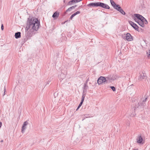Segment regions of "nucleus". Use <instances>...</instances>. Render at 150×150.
<instances>
[{
    "label": "nucleus",
    "instance_id": "6e6552de",
    "mask_svg": "<svg viewBox=\"0 0 150 150\" xmlns=\"http://www.w3.org/2000/svg\"><path fill=\"white\" fill-rule=\"evenodd\" d=\"M117 7H116V9H117L118 11H119L123 15H124L125 14V12L123 10V9L121 8V7H120L119 5H117Z\"/></svg>",
    "mask_w": 150,
    "mask_h": 150
},
{
    "label": "nucleus",
    "instance_id": "72a5a7b5",
    "mask_svg": "<svg viewBox=\"0 0 150 150\" xmlns=\"http://www.w3.org/2000/svg\"><path fill=\"white\" fill-rule=\"evenodd\" d=\"M81 1V0H76V2H79V1Z\"/></svg>",
    "mask_w": 150,
    "mask_h": 150
},
{
    "label": "nucleus",
    "instance_id": "393cba45",
    "mask_svg": "<svg viewBox=\"0 0 150 150\" xmlns=\"http://www.w3.org/2000/svg\"><path fill=\"white\" fill-rule=\"evenodd\" d=\"M85 94H86V93H83V95H82V96L81 98V100H84V99L85 97Z\"/></svg>",
    "mask_w": 150,
    "mask_h": 150
},
{
    "label": "nucleus",
    "instance_id": "9b49d317",
    "mask_svg": "<svg viewBox=\"0 0 150 150\" xmlns=\"http://www.w3.org/2000/svg\"><path fill=\"white\" fill-rule=\"evenodd\" d=\"M134 16L135 17H136L139 20V21H142L144 17L139 14H134Z\"/></svg>",
    "mask_w": 150,
    "mask_h": 150
},
{
    "label": "nucleus",
    "instance_id": "c9c22d12",
    "mask_svg": "<svg viewBox=\"0 0 150 150\" xmlns=\"http://www.w3.org/2000/svg\"><path fill=\"white\" fill-rule=\"evenodd\" d=\"M83 103V102H81V101L80 103V104L81 105H82Z\"/></svg>",
    "mask_w": 150,
    "mask_h": 150
},
{
    "label": "nucleus",
    "instance_id": "79ce46f5",
    "mask_svg": "<svg viewBox=\"0 0 150 150\" xmlns=\"http://www.w3.org/2000/svg\"><path fill=\"white\" fill-rule=\"evenodd\" d=\"M3 141V140L1 141V142H2Z\"/></svg>",
    "mask_w": 150,
    "mask_h": 150
},
{
    "label": "nucleus",
    "instance_id": "a211bd4d",
    "mask_svg": "<svg viewBox=\"0 0 150 150\" xmlns=\"http://www.w3.org/2000/svg\"><path fill=\"white\" fill-rule=\"evenodd\" d=\"M110 2L112 6L115 9H116V7H117V5H118L116 4H115L114 1L112 0H110Z\"/></svg>",
    "mask_w": 150,
    "mask_h": 150
},
{
    "label": "nucleus",
    "instance_id": "f257e3e1",
    "mask_svg": "<svg viewBox=\"0 0 150 150\" xmlns=\"http://www.w3.org/2000/svg\"><path fill=\"white\" fill-rule=\"evenodd\" d=\"M40 25V21L37 18L34 17L28 18L25 30L26 31L27 30L30 33V35H29L30 37L35 33L38 30Z\"/></svg>",
    "mask_w": 150,
    "mask_h": 150
},
{
    "label": "nucleus",
    "instance_id": "5701e85b",
    "mask_svg": "<svg viewBox=\"0 0 150 150\" xmlns=\"http://www.w3.org/2000/svg\"><path fill=\"white\" fill-rule=\"evenodd\" d=\"M143 21V22L144 23V24H146L148 23V22L146 20V19L144 18V17L143 18V20H142Z\"/></svg>",
    "mask_w": 150,
    "mask_h": 150
},
{
    "label": "nucleus",
    "instance_id": "b1692460",
    "mask_svg": "<svg viewBox=\"0 0 150 150\" xmlns=\"http://www.w3.org/2000/svg\"><path fill=\"white\" fill-rule=\"evenodd\" d=\"M143 21V22L144 23V24H146L148 23V22L146 20V19L144 18V17L143 18V20H142Z\"/></svg>",
    "mask_w": 150,
    "mask_h": 150
},
{
    "label": "nucleus",
    "instance_id": "2f4dec72",
    "mask_svg": "<svg viewBox=\"0 0 150 150\" xmlns=\"http://www.w3.org/2000/svg\"><path fill=\"white\" fill-rule=\"evenodd\" d=\"M88 81H89V79H87L86 82L85 83H86V84H87V83H88Z\"/></svg>",
    "mask_w": 150,
    "mask_h": 150
},
{
    "label": "nucleus",
    "instance_id": "2eb2a0df",
    "mask_svg": "<svg viewBox=\"0 0 150 150\" xmlns=\"http://www.w3.org/2000/svg\"><path fill=\"white\" fill-rule=\"evenodd\" d=\"M59 78L60 80L61 79V81L64 79L66 77V74H65L62 73L59 76Z\"/></svg>",
    "mask_w": 150,
    "mask_h": 150
},
{
    "label": "nucleus",
    "instance_id": "9d476101",
    "mask_svg": "<svg viewBox=\"0 0 150 150\" xmlns=\"http://www.w3.org/2000/svg\"><path fill=\"white\" fill-rule=\"evenodd\" d=\"M87 6L89 7H98V2L90 3L87 5Z\"/></svg>",
    "mask_w": 150,
    "mask_h": 150
},
{
    "label": "nucleus",
    "instance_id": "bb28decb",
    "mask_svg": "<svg viewBox=\"0 0 150 150\" xmlns=\"http://www.w3.org/2000/svg\"><path fill=\"white\" fill-rule=\"evenodd\" d=\"M129 23L132 26L135 23L132 21H129Z\"/></svg>",
    "mask_w": 150,
    "mask_h": 150
},
{
    "label": "nucleus",
    "instance_id": "dca6fc26",
    "mask_svg": "<svg viewBox=\"0 0 150 150\" xmlns=\"http://www.w3.org/2000/svg\"><path fill=\"white\" fill-rule=\"evenodd\" d=\"M76 5H75L74 6H72L70 8H69L65 12V13H66L67 12H68L71 11L72 9H74L76 7Z\"/></svg>",
    "mask_w": 150,
    "mask_h": 150
},
{
    "label": "nucleus",
    "instance_id": "f8f14e48",
    "mask_svg": "<svg viewBox=\"0 0 150 150\" xmlns=\"http://www.w3.org/2000/svg\"><path fill=\"white\" fill-rule=\"evenodd\" d=\"M137 141V143L139 144H143V143H142L143 139L141 136H139L138 137Z\"/></svg>",
    "mask_w": 150,
    "mask_h": 150
},
{
    "label": "nucleus",
    "instance_id": "423d86ee",
    "mask_svg": "<svg viewBox=\"0 0 150 150\" xmlns=\"http://www.w3.org/2000/svg\"><path fill=\"white\" fill-rule=\"evenodd\" d=\"M98 6L107 9H110V7L108 5L102 2H98Z\"/></svg>",
    "mask_w": 150,
    "mask_h": 150
},
{
    "label": "nucleus",
    "instance_id": "6ab92c4d",
    "mask_svg": "<svg viewBox=\"0 0 150 150\" xmlns=\"http://www.w3.org/2000/svg\"><path fill=\"white\" fill-rule=\"evenodd\" d=\"M21 33L20 32H17V33H15V37L16 38L18 39L21 37Z\"/></svg>",
    "mask_w": 150,
    "mask_h": 150
},
{
    "label": "nucleus",
    "instance_id": "473e14b6",
    "mask_svg": "<svg viewBox=\"0 0 150 150\" xmlns=\"http://www.w3.org/2000/svg\"><path fill=\"white\" fill-rule=\"evenodd\" d=\"M2 123L1 122H0V127H1L2 126Z\"/></svg>",
    "mask_w": 150,
    "mask_h": 150
},
{
    "label": "nucleus",
    "instance_id": "cd10ccee",
    "mask_svg": "<svg viewBox=\"0 0 150 150\" xmlns=\"http://www.w3.org/2000/svg\"><path fill=\"white\" fill-rule=\"evenodd\" d=\"M73 3L71 2V1H69L68 3V5H71Z\"/></svg>",
    "mask_w": 150,
    "mask_h": 150
},
{
    "label": "nucleus",
    "instance_id": "ea45409f",
    "mask_svg": "<svg viewBox=\"0 0 150 150\" xmlns=\"http://www.w3.org/2000/svg\"><path fill=\"white\" fill-rule=\"evenodd\" d=\"M84 100L81 99V102H83Z\"/></svg>",
    "mask_w": 150,
    "mask_h": 150
},
{
    "label": "nucleus",
    "instance_id": "4468645a",
    "mask_svg": "<svg viewBox=\"0 0 150 150\" xmlns=\"http://www.w3.org/2000/svg\"><path fill=\"white\" fill-rule=\"evenodd\" d=\"M134 20L136 22H137L138 24L140 25L142 27H144V23L143 22V21H139V20H138L137 21H136L137 19H134Z\"/></svg>",
    "mask_w": 150,
    "mask_h": 150
},
{
    "label": "nucleus",
    "instance_id": "0eeeda50",
    "mask_svg": "<svg viewBox=\"0 0 150 150\" xmlns=\"http://www.w3.org/2000/svg\"><path fill=\"white\" fill-rule=\"evenodd\" d=\"M140 75L139 77V80H142V79H144L146 78V74L143 72H141L140 73Z\"/></svg>",
    "mask_w": 150,
    "mask_h": 150
},
{
    "label": "nucleus",
    "instance_id": "412c9836",
    "mask_svg": "<svg viewBox=\"0 0 150 150\" xmlns=\"http://www.w3.org/2000/svg\"><path fill=\"white\" fill-rule=\"evenodd\" d=\"M83 119L82 121H83L85 118L90 117L89 114H85L83 115L82 116Z\"/></svg>",
    "mask_w": 150,
    "mask_h": 150
},
{
    "label": "nucleus",
    "instance_id": "ddd939ff",
    "mask_svg": "<svg viewBox=\"0 0 150 150\" xmlns=\"http://www.w3.org/2000/svg\"><path fill=\"white\" fill-rule=\"evenodd\" d=\"M88 86L87 84L86 83H85L84 85V86L83 87V93H86L87 91V89H88Z\"/></svg>",
    "mask_w": 150,
    "mask_h": 150
},
{
    "label": "nucleus",
    "instance_id": "c85d7f7f",
    "mask_svg": "<svg viewBox=\"0 0 150 150\" xmlns=\"http://www.w3.org/2000/svg\"><path fill=\"white\" fill-rule=\"evenodd\" d=\"M76 0H72L71 1V2H72L73 3H76Z\"/></svg>",
    "mask_w": 150,
    "mask_h": 150
},
{
    "label": "nucleus",
    "instance_id": "58836bf2",
    "mask_svg": "<svg viewBox=\"0 0 150 150\" xmlns=\"http://www.w3.org/2000/svg\"><path fill=\"white\" fill-rule=\"evenodd\" d=\"M5 88H4V94H5Z\"/></svg>",
    "mask_w": 150,
    "mask_h": 150
},
{
    "label": "nucleus",
    "instance_id": "c756f323",
    "mask_svg": "<svg viewBox=\"0 0 150 150\" xmlns=\"http://www.w3.org/2000/svg\"><path fill=\"white\" fill-rule=\"evenodd\" d=\"M81 105H80V104H79V105L78 106V108H77L76 110H78V109L81 106Z\"/></svg>",
    "mask_w": 150,
    "mask_h": 150
},
{
    "label": "nucleus",
    "instance_id": "e433bc0d",
    "mask_svg": "<svg viewBox=\"0 0 150 150\" xmlns=\"http://www.w3.org/2000/svg\"><path fill=\"white\" fill-rule=\"evenodd\" d=\"M83 103V102H81V101L80 103V104L81 105H82Z\"/></svg>",
    "mask_w": 150,
    "mask_h": 150
},
{
    "label": "nucleus",
    "instance_id": "39448f33",
    "mask_svg": "<svg viewBox=\"0 0 150 150\" xmlns=\"http://www.w3.org/2000/svg\"><path fill=\"white\" fill-rule=\"evenodd\" d=\"M106 81V79L103 76H100L98 79L97 82L99 85H100L102 83L105 82Z\"/></svg>",
    "mask_w": 150,
    "mask_h": 150
},
{
    "label": "nucleus",
    "instance_id": "a878e982",
    "mask_svg": "<svg viewBox=\"0 0 150 150\" xmlns=\"http://www.w3.org/2000/svg\"><path fill=\"white\" fill-rule=\"evenodd\" d=\"M110 88H111L112 90L113 91H115V90H116L114 86H111L110 87Z\"/></svg>",
    "mask_w": 150,
    "mask_h": 150
},
{
    "label": "nucleus",
    "instance_id": "f03ea898",
    "mask_svg": "<svg viewBox=\"0 0 150 150\" xmlns=\"http://www.w3.org/2000/svg\"><path fill=\"white\" fill-rule=\"evenodd\" d=\"M147 97H146L144 99H142L141 101L138 103L139 105L138 106H136V107L135 108V109L134 110H135L137 108L140 110L143 109V108L146 106L145 102L147 99Z\"/></svg>",
    "mask_w": 150,
    "mask_h": 150
},
{
    "label": "nucleus",
    "instance_id": "4be33fe9",
    "mask_svg": "<svg viewBox=\"0 0 150 150\" xmlns=\"http://www.w3.org/2000/svg\"><path fill=\"white\" fill-rule=\"evenodd\" d=\"M132 26L136 30L139 31L138 26L136 24L134 23Z\"/></svg>",
    "mask_w": 150,
    "mask_h": 150
},
{
    "label": "nucleus",
    "instance_id": "aec40b11",
    "mask_svg": "<svg viewBox=\"0 0 150 150\" xmlns=\"http://www.w3.org/2000/svg\"><path fill=\"white\" fill-rule=\"evenodd\" d=\"M80 13V12L79 11H77L76 12L74 13L70 17V19L71 20H72L73 18L76 15L78 14H79Z\"/></svg>",
    "mask_w": 150,
    "mask_h": 150
},
{
    "label": "nucleus",
    "instance_id": "7c9ffc66",
    "mask_svg": "<svg viewBox=\"0 0 150 150\" xmlns=\"http://www.w3.org/2000/svg\"><path fill=\"white\" fill-rule=\"evenodd\" d=\"M1 29L2 30H3V29H4V26H3V24H2L1 25Z\"/></svg>",
    "mask_w": 150,
    "mask_h": 150
},
{
    "label": "nucleus",
    "instance_id": "f704fd0d",
    "mask_svg": "<svg viewBox=\"0 0 150 150\" xmlns=\"http://www.w3.org/2000/svg\"><path fill=\"white\" fill-rule=\"evenodd\" d=\"M68 21V20H67L66 21H65L63 23V24H65L66 22H67Z\"/></svg>",
    "mask_w": 150,
    "mask_h": 150
},
{
    "label": "nucleus",
    "instance_id": "f3484780",
    "mask_svg": "<svg viewBox=\"0 0 150 150\" xmlns=\"http://www.w3.org/2000/svg\"><path fill=\"white\" fill-rule=\"evenodd\" d=\"M59 13L56 11L52 15V17L54 19L57 18L59 16Z\"/></svg>",
    "mask_w": 150,
    "mask_h": 150
},
{
    "label": "nucleus",
    "instance_id": "20e7f679",
    "mask_svg": "<svg viewBox=\"0 0 150 150\" xmlns=\"http://www.w3.org/2000/svg\"><path fill=\"white\" fill-rule=\"evenodd\" d=\"M123 38L126 39L128 41H132L133 40L132 37L130 34L129 33H127L126 35L123 36Z\"/></svg>",
    "mask_w": 150,
    "mask_h": 150
},
{
    "label": "nucleus",
    "instance_id": "7ed1b4c3",
    "mask_svg": "<svg viewBox=\"0 0 150 150\" xmlns=\"http://www.w3.org/2000/svg\"><path fill=\"white\" fill-rule=\"evenodd\" d=\"M60 98L61 97L59 95V93L57 92H56L54 93V96L52 98V100L53 103H56L58 102Z\"/></svg>",
    "mask_w": 150,
    "mask_h": 150
},
{
    "label": "nucleus",
    "instance_id": "4c0bfd02",
    "mask_svg": "<svg viewBox=\"0 0 150 150\" xmlns=\"http://www.w3.org/2000/svg\"><path fill=\"white\" fill-rule=\"evenodd\" d=\"M50 81H48V82H47V84H49V83L50 82Z\"/></svg>",
    "mask_w": 150,
    "mask_h": 150
},
{
    "label": "nucleus",
    "instance_id": "a19ab883",
    "mask_svg": "<svg viewBox=\"0 0 150 150\" xmlns=\"http://www.w3.org/2000/svg\"><path fill=\"white\" fill-rule=\"evenodd\" d=\"M65 0H64V3H65Z\"/></svg>",
    "mask_w": 150,
    "mask_h": 150
},
{
    "label": "nucleus",
    "instance_id": "1a4fd4ad",
    "mask_svg": "<svg viewBox=\"0 0 150 150\" xmlns=\"http://www.w3.org/2000/svg\"><path fill=\"white\" fill-rule=\"evenodd\" d=\"M28 124V122L27 121L23 123V125L22 127V132L23 133L24 132V131L26 129V126Z\"/></svg>",
    "mask_w": 150,
    "mask_h": 150
}]
</instances>
